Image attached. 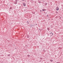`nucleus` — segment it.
Segmentation results:
<instances>
[{"mask_svg":"<svg viewBox=\"0 0 63 63\" xmlns=\"http://www.w3.org/2000/svg\"><path fill=\"white\" fill-rule=\"evenodd\" d=\"M10 54H8L7 55V56H10Z\"/></svg>","mask_w":63,"mask_h":63,"instance_id":"nucleus-8","label":"nucleus"},{"mask_svg":"<svg viewBox=\"0 0 63 63\" xmlns=\"http://www.w3.org/2000/svg\"><path fill=\"white\" fill-rule=\"evenodd\" d=\"M34 26H35V25H33Z\"/></svg>","mask_w":63,"mask_h":63,"instance_id":"nucleus-18","label":"nucleus"},{"mask_svg":"<svg viewBox=\"0 0 63 63\" xmlns=\"http://www.w3.org/2000/svg\"><path fill=\"white\" fill-rule=\"evenodd\" d=\"M42 11H46V10L44 9H42Z\"/></svg>","mask_w":63,"mask_h":63,"instance_id":"nucleus-4","label":"nucleus"},{"mask_svg":"<svg viewBox=\"0 0 63 63\" xmlns=\"http://www.w3.org/2000/svg\"><path fill=\"white\" fill-rule=\"evenodd\" d=\"M28 57H30V56L29 55H28Z\"/></svg>","mask_w":63,"mask_h":63,"instance_id":"nucleus-7","label":"nucleus"},{"mask_svg":"<svg viewBox=\"0 0 63 63\" xmlns=\"http://www.w3.org/2000/svg\"><path fill=\"white\" fill-rule=\"evenodd\" d=\"M56 10H57V11H58V10H59V8H58V7H57L56 9Z\"/></svg>","mask_w":63,"mask_h":63,"instance_id":"nucleus-1","label":"nucleus"},{"mask_svg":"<svg viewBox=\"0 0 63 63\" xmlns=\"http://www.w3.org/2000/svg\"><path fill=\"white\" fill-rule=\"evenodd\" d=\"M27 23L28 24H29V22H28V23Z\"/></svg>","mask_w":63,"mask_h":63,"instance_id":"nucleus-12","label":"nucleus"},{"mask_svg":"<svg viewBox=\"0 0 63 63\" xmlns=\"http://www.w3.org/2000/svg\"><path fill=\"white\" fill-rule=\"evenodd\" d=\"M51 33H52V32H51Z\"/></svg>","mask_w":63,"mask_h":63,"instance_id":"nucleus-19","label":"nucleus"},{"mask_svg":"<svg viewBox=\"0 0 63 63\" xmlns=\"http://www.w3.org/2000/svg\"><path fill=\"white\" fill-rule=\"evenodd\" d=\"M52 35H53V33H52Z\"/></svg>","mask_w":63,"mask_h":63,"instance_id":"nucleus-20","label":"nucleus"},{"mask_svg":"<svg viewBox=\"0 0 63 63\" xmlns=\"http://www.w3.org/2000/svg\"><path fill=\"white\" fill-rule=\"evenodd\" d=\"M27 22H28V21H27Z\"/></svg>","mask_w":63,"mask_h":63,"instance_id":"nucleus-21","label":"nucleus"},{"mask_svg":"<svg viewBox=\"0 0 63 63\" xmlns=\"http://www.w3.org/2000/svg\"><path fill=\"white\" fill-rule=\"evenodd\" d=\"M47 16H48V15H47Z\"/></svg>","mask_w":63,"mask_h":63,"instance_id":"nucleus-16","label":"nucleus"},{"mask_svg":"<svg viewBox=\"0 0 63 63\" xmlns=\"http://www.w3.org/2000/svg\"><path fill=\"white\" fill-rule=\"evenodd\" d=\"M50 61H51V62H52L53 61V60H50Z\"/></svg>","mask_w":63,"mask_h":63,"instance_id":"nucleus-5","label":"nucleus"},{"mask_svg":"<svg viewBox=\"0 0 63 63\" xmlns=\"http://www.w3.org/2000/svg\"><path fill=\"white\" fill-rule=\"evenodd\" d=\"M10 9H12V8L10 7Z\"/></svg>","mask_w":63,"mask_h":63,"instance_id":"nucleus-13","label":"nucleus"},{"mask_svg":"<svg viewBox=\"0 0 63 63\" xmlns=\"http://www.w3.org/2000/svg\"><path fill=\"white\" fill-rule=\"evenodd\" d=\"M15 1H16V3H17V2L18 1L17 0H16Z\"/></svg>","mask_w":63,"mask_h":63,"instance_id":"nucleus-9","label":"nucleus"},{"mask_svg":"<svg viewBox=\"0 0 63 63\" xmlns=\"http://www.w3.org/2000/svg\"><path fill=\"white\" fill-rule=\"evenodd\" d=\"M17 3V2H14V4H16Z\"/></svg>","mask_w":63,"mask_h":63,"instance_id":"nucleus-6","label":"nucleus"},{"mask_svg":"<svg viewBox=\"0 0 63 63\" xmlns=\"http://www.w3.org/2000/svg\"><path fill=\"white\" fill-rule=\"evenodd\" d=\"M40 12H42V11H41H41H40Z\"/></svg>","mask_w":63,"mask_h":63,"instance_id":"nucleus-17","label":"nucleus"},{"mask_svg":"<svg viewBox=\"0 0 63 63\" xmlns=\"http://www.w3.org/2000/svg\"><path fill=\"white\" fill-rule=\"evenodd\" d=\"M22 1H24L25 0H22Z\"/></svg>","mask_w":63,"mask_h":63,"instance_id":"nucleus-15","label":"nucleus"},{"mask_svg":"<svg viewBox=\"0 0 63 63\" xmlns=\"http://www.w3.org/2000/svg\"><path fill=\"white\" fill-rule=\"evenodd\" d=\"M23 6H26V4L23 3Z\"/></svg>","mask_w":63,"mask_h":63,"instance_id":"nucleus-2","label":"nucleus"},{"mask_svg":"<svg viewBox=\"0 0 63 63\" xmlns=\"http://www.w3.org/2000/svg\"><path fill=\"white\" fill-rule=\"evenodd\" d=\"M40 59H41V60H42V58H40Z\"/></svg>","mask_w":63,"mask_h":63,"instance_id":"nucleus-11","label":"nucleus"},{"mask_svg":"<svg viewBox=\"0 0 63 63\" xmlns=\"http://www.w3.org/2000/svg\"><path fill=\"white\" fill-rule=\"evenodd\" d=\"M32 26H33V25L31 24L30 25V27H32Z\"/></svg>","mask_w":63,"mask_h":63,"instance_id":"nucleus-3","label":"nucleus"},{"mask_svg":"<svg viewBox=\"0 0 63 63\" xmlns=\"http://www.w3.org/2000/svg\"><path fill=\"white\" fill-rule=\"evenodd\" d=\"M45 6H46L47 5V3H46V4H45Z\"/></svg>","mask_w":63,"mask_h":63,"instance_id":"nucleus-10","label":"nucleus"},{"mask_svg":"<svg viewBox=\"0 0 63 63\" xmlns=\"http://www.w3.org/2000/svg\"><path fill=\"white\" fill-rule=\"evenodd\" d=\"M35 25H37V24H36Z\"/></svg>","mask_w":63,"mask_h":63,"instance_id":"nucleus-14","label":"nucleus"}]
</instances>
